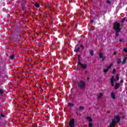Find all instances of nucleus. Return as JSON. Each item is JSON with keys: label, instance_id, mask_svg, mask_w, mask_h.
<instances>
[{"label": "nucleus", "instance_id": "1", "mask_svg": "<svg viewBox=\"0 0 127 127\" xmlns=\"http://www.w3.org/2000/svg\"><path fill=\"white\" fill-rule=\"evenodd\" d=\"M113 28L115 31V36L118 37L119 35H120V32H121V30H122V28H121V23L115 22L113 25Z\"/></svg>", "mask_w": 127, "mask_h": 127}, {"label": "nucleus", "instance_id": "2", "mask_svg": "<svg viewBox=\"0 0 127 127\" xmlns=\"http://www.w3.org/2000/svg\"><path fill=\"white\" fill-rule=\"evenodd\" d=\"M121 122V117L119 116H114V118L112 120V123H110L109 127H115L117 124H119Z\"/></svg>", "mask_w": 127, "mask_h": 127}, {"label": "nucleus", "instance_id": "3", "mask_svg": "<svg viewBox=\"0 0 127 127\" xmlns=\"http://www.w3.org/2000/svg\"><path fill=\"white\" fill-rule=\"evenodd\" d=\"M78 88L81 90H85L86 88V83L83 80H80L77 82Z\"/></svg>", "mask_w": 127, "mask_h": 127}, {"label": "nucleus", "instance_id": "4", "mask_svg": "<svg viewBox=\"0 0 127 127\" xmlns=\"http://www.w3.org/2000/svg\"><path fill=\"white\" fill-rule=\"evenodd\" d=\"M21 34H22V33H21V30H18L16 33L17 38H16V42L17 43L20 41V39L21 38L20 35Z\"/></svg>", "mask_w": 127, "mask_h": 127}, {"label": "nucleus", "instance_id": "5", "mask_svg": "<svg viewBox=\"0 0 127 127\" xmlns=\"http://www.w3.org/2000/svg\"><path fill=\"white\" fill-rule=\"evenodd\" d=\"M20 0V3H21V7L22 9H24V7H25V5H26L27 1L26 0Z\"/></svg>", "mask_w": 127, "mask_h": 127}, {"label": "nucleus", "instance_id": "6", "mask_svg": "<svg viewBox=\"0 0 127 127\" xmlns=\"http://www.w3.org/2000/svg\"><path fill=\"white\" fill-rule=\"evenodd\" d=\"M74 126H75V119H72L69 121V127H74Z\"/></svg>", "mask_w": 127, "mask_h": 127}, {"label": "nucleus", "instance_id": "7", "mask_svg": "<svg viewBox=\"0 0 127 127\" xmlns=\"http://www.w3.org/2000/svg\"><path fill=\"white\" fill-rule=\"evenodd\" d=\"M115 82H116V79H115V76H113L110 79V83L112 87L115 86Z\"/></svg>", "mask_w": 127, "mask_h": 127}, {"label": "nucleus", "instance_id": "8", "mask_svg": "<svg viewBox=\"0 0 127 127\" xmlns=\"http://www.w3.org/2000/svg\"><path fill=\"white\" fill-rule=\"evenodd\" d=\"M99 56L100 59H102V61H105V57L104 56V55L103 54V53H99Z\"/></svg>", "mask_w": 127, "mask_h": 127}, {"label": "nucleus", "instance_id": "9", "mask_svg": "<svg viewBox=\"0 0 127 127\" xmlns=\"http://www.w3.org/2000/svg\"><path fill=\"white\" fill-rule=\"evenodd\" d=\"M120 87H121V83H116L114 88H115V90H118V89H119L120 88Z\"/></svg>", "mask_w": 127, "mask_h": 127}, {"label": "nucleus", "instance_id": "10", "mask_svg": "<svg viewBox=\"0 0 127 127\" xmlns=\"http://www.w3.org/2000/svg\"><path fill=\"white\" fill-rule=\"evenodd\" d=\"M111 98H112V99L113 100L116 99V94L114 92L111 93Z\"/></svg>", "mask_w": 127, "mask_h": 127}, {"label": "nucleus", "instance_id": "11", "mask_svg": "<svg viewBox=\"0 0 127 127\" xmlns=\"http://www.w3.org/2000/svg\"><path fill=\"white\" fill-rule=\"evenodd\" d=\"M127 57H125L122 62V65H125V63H127Z\"/></svg>", "mask_w": 127, "mask_h": 127}, {"label": "nucleus", "instance_id": "12", "mask_svg": "<svg viewBox=\"0 0 127 127\" xmlns=\"http://www.w3.org/2000/svg\"><path fill=\"white\" fill-rule=\"evenodd\" d=\"M117 64H121V63H122V59L121 58L117 59Z\"/></svg>", "mask_w": 127, "mask_h": 127}, {"label": "nucleus", "instance_id": "13", "mask_svg": "<svg viewBox=\"0 0 127 127\" xmlns=\"http://www.w3.org/2000/svg\"><path fill=\"white\" fill-rule=\"evenodd\" d=\"M81 67L82 69H86L87 68V65L86 64H82Z\"/></svg>", "mask_w": 127, "mask_h": 127}, {"label": "nucleus", "instance_id": "14", "mask_svg": "<svg viewBox=\"0 0 127 127\" xmlns=\"http://www.w3.org/2000/svg\"><path fill=\"white\" fill-rule=\"evenodd\" d=\"M87 119L88 120V122L89 123H91V122H93V119H91L90 117H87Z\"/></svg>", "mask_w": 127, "mask_h": 127}, {"label": "nucleus", "instance_id": "15", "mask_svg": "<svg viewBox=\"0 0 127 127\" xmlns=\"http://www.w3.org/2000/svg\"><path fill=\"white\" fill-rule=\"evenodd\" d=\"M80 49H81L80 47H78L77 49H75L74 52H78L79 51H80Z\"/></svg>", "mask_w": 127, "mask_h": 127}, {"label": "nucleus", "instance_id": "16", "mask_svg": "<svg viewBox=\"0 0 127 127\" xmlns=\"http://www.w3.org/2000/svg\"><path fill=\"white\" fill-rule=\"evenodd\" d=\"M113 64H110V65L107 67V69H108V70L109 69H111L112 68V67H113Z\"/></svg>", "mask_w": 127, "mask_h": 127}, {"label": "nucleus", "instance_id": "17", "mask_svg": "<svg viewBox=\"0 0 127 127\" xmlns=\"http://www.w3.org/2000/svg\"><path fill=\"white\" fill-rule=\"evenodd\" d=\"M79 110L80 111H84L85 110V107H84V106H79Z\"/></svg>", "mask_w": 127, "mask_h": 127}, {"label": "nucleus", "instance_id": "18", "mask_svg": "<svg viewBox=\"0 0 127 127\" xmlns=\"http://www.w3.org/2000/svg\"><path fill=\"white\" fill-rule=\"evenodd\" d=\"M35 6H36V7H37V8L40 7V5L38 3H35Z\"/></svg>", "mask_w": 127, "mask_h": 127}, {"label": "nucleus", "instance_id": "19", "mask_svg": "<svg viewBox=\"0 0 127 127\" xmlns=\"http://www.w3.org/2000/svg\"><path fill=\"white\" fill-rule=\"evenodd\" d=\"M101 97H103V93H100L99 94V95H98V96L97 97V98H98V99H101Z\"/></svg>", "mask_w": 127, "mask_h": 127}, {"label": "nucleus", "instance_id": "20", "mask_svg": "<svg viewBox=\"0 0 127 127\" xmlns=\"http://www.w3.org/2000/svg\"><path fill=\"white\" fill-rule=\"evenodd\" d=\"M9 59H11V60H13L14 59V55H12L10 57Z\"/></svg>", "mask_w": 127, "mask_h": 127}, {"label": "nucleus", "instance_id": "21", "mask_svg": "<svg viewBox=\"0 0 127 127\" xmlns=\"http://www.w3.org/2000/svg\"><path fill=\"white\" fill-rule=\"evenodd\" d=\"M103 71L104 73H108V72H109V69L108 68L104 69Z\"/></svg>", "mask_w": 127, "mask_h": 127}, {"label": "nucleus", "instance_id": "22", "mask_svg": "<svg viewBox=\"0 0 127 127\" xmlns=\"http://www.w3.org/2000/svg\"><path fill=\"white\" fill-rule=\"evenodd\" d=\"M90 54H91V56H93L94 55V51L93 50L90 51Z\"/></svg>", "mask_w": 127, "mask_h": 127}, {"label": "nucleus", "instance_id": "23", "mask_svg": "<svg viewBox=\"0 0 127 127\" xmlns=\"http://www.w3.org/2000/svg\"><path fill=\"white\" fill-rule=\"evenodd\" d=\"M3 93H4L3 90L0 89V95H2Z\"/></svg>", "mask_w": 127, "mask_h": 127}, {"label": "nucleus", "instance_id": "24", "mask_svg": "<svg viewBox=\"0 0 127 127\" xmlns=\"http://www.w3.org/2000/svg\"><path fill=\"white\" fill-rule=\"evenodd\" d=\"M106 3H108V4H110L112 3V2L111 1H110L109 0H107L106 1Z\"/></svg>", "mask_w": 127, "mask_h": 127}, {"label": "nucleus", "instance_id": "25", "mask_svg": "<svg viewBox=\"0 0 127 127\" xmlns=\"http://www.w3.org/2000/svg\"><path fill=\"white\" fill-rule=\"evenodd\" d=\"M116 72H117V69H116V68L113 69V74H116Z\"/></svg>", "mask_w": 127, "mask_h": 127}, {"label": "nucleus", "instance_id": "26", "mask_svg": "<svg viewBox=\"0 0 127 127\" xmlns=\"http://www.w3.org/2000/svg\"><path fill=\"white\" fill-rule=\"evenodd\" d=\"M116 78L117 81H119V80H120V76L119 75V74H117Z\"/></svg>", "mask_w": 127, "mask_h": 127}, {"label": "nucleus", "instance_id": "27", "mask_svg": "<svg viewBox=\"0 0 127 127\" xmlns=\"http://www.w3.org/2000/svg\"><path fill=\"white\" fill-rule=\"evenodd\" d=\"M68 106H72V107H73V106H74V104L71 103H68Z\"/></svg>", "mask_w": 127, "mask_h": 127}, {"label": "nucleus", "instance_id": "28", "mask_svg": "<svg viewBox=\"0 0 127 127\" xmlns=\"http://www.w3.org/2000/svg\"><path fill=\"white\" fill-rule=\"evenodd\" d=\"M88 126H89V127H93V124H92L91 123H90L89 124Z\"/></svg>", "mask_w": 127, "mask_h": 127}, {"label": "nucleus", "instance_id": "29", "mask_svg": "<svg viewBox=\"0 0 127 127\" xmlns=\"http://www.w3.org/2000/svg\"><path fill=\"white\" fill-rule=\"evenodd\" d=\"M0 117H1V118H4V115H3L2 113H1Z\"/></svg>", "mask_w": 127, "mask_h": 127}, {"label": "nucleus", "instance_id": "30", "mask_svg": "<svg viewBox=\"0 0 127 127\" xmlns=\"http://www.w3.org/2000/svg\"><path fill=\"white\" fill-rule=\"evenodd\" d=\"M77 65H80V66L82 65V63H81V62H80V61H78V62L77 63Z\"/></svg>", "mask_w": 127, "mask_h": 127}, {"label": "nucleus", "instance_id": "31", "mask_svg": "<svg viewBox=\"0 0 127 127\" xmlns=\"http://www.w3.org/2000/svg\"><path fill=\"white\" fill-rule=\"evenodd\" d=\"M48 8H52V5H50L49 6H48Z\"/></svg>", "mask_w": 127, "mask_h": 127}, {"label": "nucleus", "instance_id": "32", "mask_svg": "<svg viewBox=\"0 0 127 127\" xmlns=\"http://www.w3.org/2000/svg\"><path fill=\"white\" fill-rule=\"evenodd\" d=\"M121 22H122V23H124L125 22V18L122 20Z\"/></svg>", "mask_w": 127, "mask_h": 127}, {"label": "nucleus", "instance_id": "33", "mask_svg": "<svg viewBox=\"0 0 127 127\" xmlns=\"http://www.w3.org/2000/svg\"><path fill=\"white\" fill-rule=\"evenodd\" d=\"M124 52H127V48H125L124 49Z\"/></svg>", "mask_w": 127, "mask_h": 127}, {"label": "nucleus", "instance_id": "34", "mask_svg": "<svg viewBox=\"0 0 127 127\" xmlns=\"http://www.w3.org/2000/svg\"><path fill=\"white\" fill-rule=\"evenodd\" d=\"M80 55H78V61H80Z\"/></svg>", "mask_w": 127, "mask_h": 127}, {"label": "nucleus", "instance_id": "35", "mask_svg": "<svg viewBox=\"0 0 127 127\" xmlns=\"http://www.w3.org/2000/svg\"><path fill=\"white\" fill-rule=\"evenodd\" d=\"M113 55H117V52L115 51L114 53H113Z\"/></svg>", "mask_w": 127, "mask_h": 127}, {"label": "nucleus", "instance_id": "36", "mask_svg": "<svg viewBox=\"0 0 127 127\" xmlns=\"http://www.w3.org/2000/svg\"><path fill=\"white\" fill-rule=\"evenodd\" d=\"M69 3H72V2H73V1L72 0H69Z\"/></svg>", "mask_w": 127, "mask_h": 127}, {"label": "nucleus", "instance_id": "37", "mask_svg": "<svg viewBox=\"0 0 127 127\" xmlns=\"http://www.w3.org/2000/svg\"><path fill=\"white\" fill-rule=\"evenodd\" d=\"M90 22H91V23H93V22H94V20H90Z\"/></svg>", "mask_w": 127, "mask_h": 127}, {"label": "nucleus", "instance_id": "38", "mask_svg": "<svg viewBox=\"0 0 127 127\" xmlns=\"http://www.w3.org/2000/svg\"><path fill=\"white\" fill-rule=\"evenodd\" d=\"M123 39H120V40H119V41H120V42H122V41H123Z\"/></svg>", "mask_w": 127, "mask_h": 127}, {"label": "nucleus", "instance_id": "39", "mask_svg": "<svg viewBox=\"0 0 127 127\" xmlns=\"http://www.w3.org/2000/svg\"><path fill=\"white\" fill-rule=\"evenodd\" d=\"M120 82H121V83H124V80H123V79H122V80L120 81Z\"/></svg>", "mask_w": 127, "mask_h": 127}, {"label": "nucleus", "instance_id": "40", "mask_svg": "<svg viewBox=\"0 0 127 127\" xmlns=\"http://www.w3.org/2000/svg\"><path fill=\"white\" fill-rule=\"evenodd\" d=\"M80 47H81V48L84 49V47H83V45H80Z\"/></svg>", "mask_w": 127, "mask_h": 127}, {"label": "nucleus", "instance_id": "41", "mask_svg": "<svg viewBox=\"0 0 127 127\" xmlns=\"http://www.w3.org/2000/svg\"><path fill=\"white\" fill-rule=\"evenodd\" d=\"M89 80H90V78H89V77H87V81H89Z\"/></svg>", "mask_w": 127, "mask_h": 127}, {"label": "nucleus", "instance_id": "42", "mask_svg": "<svg viewBox=\"0 0 127 127\" xmlns=\"http://www.w3.org/2000/svg\"><path fill=\"white\" fill-rule=\"evenodd\" d=\"M85 74H87V73H88V70L85 71Z\"/></svg>", "mask_w": 127, "mask_h": 127}, {"label": "nucleus", "instance_id": "43", "mask_svg": "<svg viewBox=\"0 0 127 127\" xmlns=\"http://www.w3.org/2000/svg\"><path fill=\"white\" fill-rule=\"evenodd\" d=\"M77 26H78V25L76 24L75 25V27H77Z\"/></svg>", "mask_w": 127, "mask_h": 127}, {"label": "nucleus", "instance_id": "44", "mask_svg": "<svg viewBox=\"0 0 127 127\" xmlns=\"http://www.w3.org/2000/svg\"><path fill=\"white\" fill-rule=\"evenodd\" d=\"M40 16H41V15H42L41 13H40Z\"/></svg>", "mask_w": 127, "mask_h": 127}, {"label": "nucleus", "instance_id": "45", "mask_svg": "<svg viewBox=\"0 0 127 127\" xmlns=\"http://www.w3.org/2000/svg\"><path fill=\"white\" fill-rule=\"evenodd\" d=\"M76 114H77V115H79V113H76Z\"/></svg>", "mask_w": 127, "mask_h": 127}, {"label": "nucleus", "instance_id": "46", "mask_svg": "<svg viewBox=\"0 0 127 127\" xmlns=\"http://www.w3.org/2000/svg\"><path fill=\"white\" fill-rule=\"evenodd\" d=\"M78 110H79V109H77V111H78Z\"/></svg>", "mask_w": 127, "mask_h": 127}]
</instances>
